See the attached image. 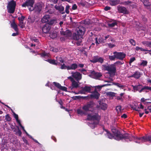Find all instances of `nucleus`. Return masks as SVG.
I'll return each mask as SVG.
<instances>
[{
  "instance_id": "obj_1",
  "label": "nucleus",
  "mask_w": 151,
  "mask_h": 151,
  "mask_svg": "<svg viewBox=\"0 0 151 151\" xmlns=\"http://www.w3.org/2000/svg\"><path fill=\"white\" fill-rule=\"evenodd\" d=\"M82 109L86 112L88 111L91 112L88 114L87 119L92 121L88 122V124L92 129L94 128L99 124L101 119L100 116L99 115L97 111H96L95 104L93 101L88 102L83 106Z\"/></svg>"
},
{
  "instance_id": "obj_2",
  "label": "nucleus",
  "mask_w": 151,
  "mask_h": 151,
  "mask_svg": "<svg viewBox=\"0 0 151 151\" xmlns=\"http://www.w3.org/2000/svg\"><path fill=\"white\" fill-rule=\"evenodd\" d=\"M105 131L106 132V136L109 139L114 138L117 140L124 139L125 141L127 142L132 141V135L131 134H126L122 135L120 134L119 131L115 129H112V131L114 134L113 135L108 132L107 130L105 129Z\"/></svg>"
},
{
  "instance_id": "obj_3",
  "label": "nucleus",
  "mask_w": 151,
  "mask_h": 151,
  "mask_svg": "<svg viewBox=\"0 0 151 151\" xmlns=\"http://www.w3.org/2000/svg\"><path fill=\"white\" fill-rule=\"evenodd\" d=\"M132 140H133L135 142L138 143H142L148 141L151 142V136H144L141 137L132 136Z\"/></svg>"
},
{
  "instance_id": "obj_4",
  "label": "nucleus",
  "mask_w": 151,
  "mask_h": 151,
  "mask_svg": "<svg viewBox=\"0 0 151 151\" xmlns=\"http://www.w3.org/2000/svg\"><path fill=\"white\" fill-rule=\"evenodd\" d=\"M102 66L104 70L108 71L106 74H109L110 76L114 74L116 71V67L114 64L110 65L104 64Z\"/></svg>"
},
{
  "instance_id": "obj_5",
  "label": "nucleus",
  "mask_w": 151,
  "mask_h": 151,
  "mask_svg": "<svg viewBox=\"0 0 151 151\" xmlns=\"http://www.w3.org/2000/svg\"><path fill=\"white\" fill-rule=\"evenodd\" d=\"M16 3L15 1L12 0L9 2L7 6L8 12L11 14L13 13L15 11Z\"/></svg>"
},
{
  "instance_id": "obj_6",
  "label": "nucleus",
  "mask_w": 151,
  "mask_h": 151,
  "mask_svg": "<svg viewBox=\"0 0 151 151\" xmlns=\"http://www.w3.org/2000/svg\"><path fill=\"white\" fill-rule=\"evenodd\" d=\"M34 0H27L22 5L23 7L27 6L29 8V9L30 11H32L34 10V7H33V5L34 3Z\"/></svg>"
},
{
  "instance_id": "obj_7",
  "label": "nucleus",
  "mask_w": 151,
  "mask_h": 151,
  "mask_svg": "<svg viewBox=\"0 0 151 151\" xmlns=\"http://www.w3.org/2000/svg\"><path fill=\"white\" fill-rule=\"evenodd\" d=\"M92 87L91 86H85L78 93H75V94H85L86 93H90L92 89Z\"/></svg>"
},
{
  "instance_id": "obj_8",
  "label": "nucleus",
  "mask_w": 151,
  "mask_h": 151,
  "mask_svg": "<svg viewBox=\"0 0 151 151\" xmlns=\"http://www.w3.org/2000/svg\"><path fill=\"white\" fill-rule=\"evenodd\" d=\"M102 76L100 73L96 72L94 71H92L89 75V76L91 78L95 79H99Z\"/></svg>"
},
{
  "instance_id": "obj_9",
  "label": "nucleus",
  "mask_w": 151,
  "mask_h": 151,
  "mask_svg": "<svg viewBox=\"0 0 151 151\" xmlns=\"http://www.w3.org/2000/svg\"><path fill=\"white\" fill-rule=\"evenodd\" d=\"M56 58H57V60H56L52 59H48L47 61L50 63L55 65H56L57 63H59V62H60V63H63L64 60L62 58L58 57H56ZM46 60L47 61V60Z\"/></svg>"
},
{
  "instance_id": "obj_10",
  "label": "nucleus",
  "mask_w": 151,
  "mask_h": 151,
  "mask_svg": "<svg viewBox=\"0 0 151 151\" xmlns=\"http://www.w3.org/2000/svg\"><path fill=\"white\" fill-rule=\"evenodd\" d=\"M85 29L83 27L79 26L77 29V35L79 36V37L82 38V36L84 34Z\"/></svg>"
},
{
  "instance_id": "obj_11",
  "label": "nucleus",
  "mask_w": 151,
  "mask_h": 151,
  "mask_svg": "<svg viewBox=\"0 0 151 151\" xmlns=\"http://www.w3.org/2000/svg\"><path fill=\"white\" fill-rule=\"evenodd\" d=\"M72 77L75 78L77 81H79L82 78V75L77 71L71 72Z\"/></svg>"
},
{
  "instance_id": "obj_12",
  "label": "nucleus",
  "mask_w": 151,
  "mask_h": 151,
  "mask_svg": "<svg viewBox=\"0 0 151 151\" xmlns=\"http://www.w3.org/2000/svg\"><path fill=\"white\" fill-rule=\"evenodd\" d=\"M113 54H115L116 58L121 60H123L126 56L125 54L122 52H113Z\"/></svg>"
},
{
  "instance_id": "obj_13",
  "label": "nucleus",
  "mask_w": 151,
  "mask_h": 151,
  "mask_svg": "<svg viewBox=\"0 0 151 151\" xmlns=\"http://www.w3.org/2000/svg\"><path fill=\"white\" fill-rule=\"evenodd\" d=\"M104 61V59L103 58L101 57H99L98 56H94L92 60H91V62L94 63L99 62L100 63H102Z\"/></svg>"
},
{
  "instance_id": "obj_14",
  "label": "nucleus",
  "mask_w": 151,
  "mask_h": 151,
  "mask_svg": "<svg viewBox=\"0 0 151 151\" xmlns=\"http://www.w3.org/2000/svg\"><path fill=\"white\" fill-rule=\"evenodd\" d=\"M55 8L56 10L58 11L62 14H64L65 13L64 12H63L64 8L60 3H58L56 4L55 6Z\"/></svg>"
},
{
  "instance_id": "obj_15",
  "label": "nucleus",
  "mask_w": 151,
  "mask_h": 151,
  "mask_svg": "<svg viewBox=\"0 0 151 151\" xmlns=\"http://www.w3.org/2000/svg\"><path fill=\"white\" fill-rule=\"evenodd\" d=\"M121 4L129 6V7H132V8H134L136 6L135 4L134 3L129 1L122 2L121 3Z\"/></svg>"
},
{
  "instance_id": "obj_16",
  "label": "nucleus",
  "mask_w": 151,
  "mask_h": 151,
  "mask_svg": "<svg viewBox=\"0 0 151 151\" xmlns=\"http://www.w3.org/2000/svg\"><path fill=\"white\" fill-rule=\"evenodd\" d=\"M25 17L24 16L22 15L18 18V19L19 21V25L22 28H23L25 27L23 21L25 19Z\"/></svg>"
},
{
  "instance_id": "obj_17",
  "label": "nucleus",
  "mask_w": 151,
  "mask_h": 151,
  "mask_svg": "<svg viewBox=\"0 0 151 151\" xmlns=\"http://www.w3.org/2000/svg\"><path fill=\"white\" fill-rule=\"evenodd\" d=\"M117 8L119 12L127 14H128L129 13L128 11L124 7L119 6Z\"/></svg>"
},
{
  "instance_id": "obj_18",
  "label": "nucleus",
  "mask_w": 151,
  "mask_h": 151,
  "mask_svg": "<svg viewBox=\"0 0 151 151\" xmlns=\"http://www.w3.org/2000/svg\"><path fill=\"white\" fill-rule=\"evenodd\" d=\"M51 27L48 24H45L43 27L42 30V32L45 33H48Z\"/></svg>"
},
{
  "instance_id": "obj_19",
  "label": "nucleus",
  "mask_w": 151,
  "mask_h": 151,
  "mask_svg": "<svg viewBox=\"0 0 151 151\" xmlns=\"http://www.w3.org/2000/svg\"><path fill=\"white\" fill-rule=\"evenodd\" d=\"M60 34L63 35L68 37L71 36V33L70 31L69 30H67L65 31L61 30L60 31Z\"/></svg>"
},
{
  "instance_id": "obj_20",
  "label": "nucleus",
  "mask_w": 151,
  "mask_h": 151,
  "mask_svg": "<svg viewBox=\"0 0 151 151\" xmlns=\"http://www.w3.org/2000/svg\"><path fill=\"white\" fill-rule=\"evenodd\" d=\"M142 75V73L140 72L137 71L134 74L131 75L130 77H134L135 79H138Z\"/></svg>"
},
{
  "instance_id": "obj_21",
  "label": "nucleus",
  "mask_w": 151,
  "mask_h": 151,
  "mask_svg": "<svg viewBox=\"0 0 151 151\" xmlns=\"http://www.w3.org/2000/svg\"><path fill=\"white\" fill-rule=\"evenodd\" d=\"M50 19V16L48 15H45L42 18L41 21L43 23L48 22Z\"/></svg>"
},
{
  "instance_id": "obj_22",
  "label": "nucleus",
  "mask_w": 151,
  "mask_h": 151,
  "mask_svg": "<svg viewBox=\"0 0 151 151\" xmlns=\"http://www.w3.org/2000/svg\"><path fill=\"white\" fill-rule=\"evenodd\" d=\"M131 107L134 110L137 111H140L139 108L142 109H143V105L140 104L138 106H133V105H132L131 106Z\"/></svg>"
},
{
  "instance_id": "obj_23",
  "label": "nucleus",
  "mask_w": 151,
  "mask_h": 151,
  "mask_svg": "<svg viewBox=\"0 0 151 151\" xmlns=\"http://www.w3.org/2000/svg\"><path fill=\"white\" fill-rule=\"evenodd\" d=\"M99 96V93L96 90H95L91 95V97L92 98H94L96 99H98Z\"/></svg>"
},
{
  "instance_id": "obj_24",
  "label": "nucleus",
  "mask_w": 151,
  "mask_h": 151,
  "mask_svg": "<svg viewBox=\"0 0 151 151\" xmlns=\"http://www.w3.org/2000/svg\"><path fill=\"white\" fill-rule=\"evenodd\" d=\"M78 65L76 63H73L70 65L68 66V70H75L78 68Z\"/></svg>"
},
{
  "instance_id": "obj_25",
  "label": "nucleus",
  "mask_w": 151,
  "mask_h": 151,
  "mask_svg": "<svg viewBox=\"0 0 151 151\" xmlns=\"http://www.w3.org/2000/svg\"><path fill=\"white\" fill-rule=\"evenodd\" d=\"M35 21V18L33 16H29L28 17L27 20V23L29 24L33 23Z\"/></svg>"
},
{
  "instance_id": "obj_26",
  "label": "nucleus",
  "mask_w": 151,
  "mask_h": 151,
  "mask_svg": "<svg viewBox=\"0 0 151 151\" xmlns=\"http://www.w3.org/2000/svg\"><path fill=\"white\" fill-rule=\"evenodd\" d=\"M105 42H113V40L112 38L109 35H107L105 37Z\"/></svg>"
},
{
  "instance_id": "obj_27",
  "label": "nucleus",
  "mask_w": 151,
  "mask_h": 151,
  "mask_svg": "<svg viewBox=\"0 0 151 151\" xmlns=\"http://www.w3.org/2000/svg\"><path fill=\"white\" fill-rule=\"evenodd\" d=\"M77 111L78 114L81 115H86L87 114L86 112L84 110H83V109H77Z\"/></svg>"
},
{
  "instance_id": "obj_28",
  "label": "nucleus",
  "mask_w": 151,
  "mask_h": 151,
  "mask_svg": "<svg viewBox=\"0 0 151 151\" xmlns=\"http://www.w3.org/2000/svg\"><path fill=\"white\" fill-rule=\"evenodd\" d=\"M78 83L74 80L72 81V85L71 86V89L77 88L78 86Z\"/></svg>"
},
{
  "instance_id": "obj_29",
  "label": "nucleus",
  "mask_w": 151,
  "mask_h": 151,
  "mask_svg": "<svg viewBox=\"0 0 151 151\" xmlns=\"http://www.w3.org/2000/svg\"><path fill=\"white\" fill-rule=\"evenodd\" d=\"M11 27L14 29L15 31L17 32L18 31L17 26L14 22H12L11 24Z\"/></svg>"
},
{
  "instance_id": "obj_30",
  "label": "nucleus",
  "mask_w": 151,
  "mask_h": 151,
  "mask_svg": "<svg viewBox=\"0 0 151 151\" xmlns=\"http://www.w3.org/2000/svg\"><path fill=\"white\" fill-rule=\"evenodd\" d=\"M116 110L117 112L118 116H120L122 111L121 110V106H117Z\"/></svg>"
},
{
  "instance_id": "obj_31",
  "label": "nucleus",
  "mask_w": 151,
  "mask_h": 151,
  "mask_svg": "<svg viewBox=\"0 0 151 151\" xmlns=\"http://www.w3.org/2000/svg\"><path fill=\"white\" fill-rule=\"evenodd\" d=\"M95 40L96 43L97 45L99 44V43L105 42V38L104 39H103L102 38H99V42L97 41V38H96Z\"/></svg>"
},
{
  "instance_id": "obj_32",
  "label": "nucleus",
  "mask_w": 151,
  "mask_h": 151,
  "mask_svg": "<svg viewBox=\"0 0 151 151\" xmlns=\"http://www.w3.org/2000/svg\"><path fill=\"white\" fill-rule=\"evenodd\" d=\"M110 4L112 5H115L119 3L120 0H110Z\"/></svg>"
},
{
  "instance_id": "obj_33",
  "label": "nucleus",
  "mask_w": 151,
  "mask_h": 151,
  "mask_svg": "<svg viewBox=\"0 0 151 151\" xmlns=\"http://www.w3.org/2000/svg\"><path fill=\"white\" fill-rule=\"evenodd\" d=\"M42 7L40 5H36V6H35V8H34V10H35V11L38 12H40L41 10Z\"/></svg>"
},
{
  "instance_id": "obj_34",
  "label": "nucleus",
  "mask_w": 151,
  "mask_h": 151,
  "mask_svg": "<svg viewBox=\"0 0 151 151\" xmlns=\"http://www.w3.org/2000/svg\"><path fill=\"white\" fill-rule=\"evenodd\" d=\"M143 3L145 6H151L148 0H140Z\"/></svg>"
},
{
  "instance_id": "obj_35",
  "label": "nucleus",
  "mask_w": 151,
  "mask_h": 151,
  "mask_svg": "<svg viewBox=\"0 0 151 151\" xmlns=\"http://www.w3.org/2000/svg\"><path fill=\"white\" fill-rule=\"evenodd\" d=\"M100 106L101 109L103 110L106 109L107 108V105L104 103H100Z\"/></svg>"
},
{
  "instance_id": "obj_36",
  "label": "nucleus",
  "mask_w": 151,
  "mask_h": 151,
  "mask_svg": "<svg viewBox=\"0 0 151 151\" xmlns=\"http://www.w3.org/2000/svg\"><path fill=\"white\" fill-rule=\"evenodd\" d=\"M142 43L143 45L145 46L151 48V41H145L142 42Z\"/></svg>"
},
{
  "instance_id": "obj_37",
  "label": "nucleus",
  "mask_w": 151,
  "mask_h": 151,
  "mask_svg": "<svg viewBox=\"0 0 151 151\" xmlns=\"http://www.w3.org/2000/svg\"><path fill=\"white\" fill-rule=\"evenodd\" d=\"M106 94L110 97H113L115 96V93L112 92H108L106 93Z\"/></svg>"
},
{
  "instance_id": "obj_38",
  "label": "nucleus",
  "mask_w": 151,
  "mask_h": 151,
  "mask_svg": "<svg viewBox=\"0 0 151 151\" xmlns=\"http://www.w3.org/2000/svg\"><path fill=\"white\" fill-rule=\"evenodd\" d=\"M50 36L52 39H54L56 37L57 34L55 32H53L52 33H50Z\"/></svg>"
},
{
  "instance_id": "obj_39",
  "label": "nucleus",
  "mask_w": 151,
  "mask_h": 151,
  "mask_svg": "<svg viewBox=\"0 0 151 151\" xmlns=\"http://www.w3.org/2000/svg\"><path fill=\"white\" fill-rule=\"evenodd\" d=\"M147 60H142V63L139 64V65L145 67L147 65Z\"/></svg>"
},
{
  "instance_id": "obj_40",
  "label": "nucleus",
  "mask_w": 151,
  "mask_h": 151,
  "mask_svg": "<svg viewBox=\"0 0 151 151\" xmlns=\"http://www.w3.org/2000/svg\"><path fill=\"white\" fill-rule=\"evenodd\" d=\"M87 3L86 1L83 0H81L80 2H78V4L82 6H84L85 5H86V4Z\"/></svg>"
},
{
  "instance_id": "obj_41",
  "label": "nucleus",
  "mask_w": 151,
  "mask_h": 151,
  "mask_svg": "<svg viewBox=\"0 0 151 151\" xmlns=\"http://www.w3.org/2000/svg\"><path fill=\"white\" fill-rule=\"evenodd\" d=\"M141 86L140 85H137V86H132L134 90H136V91H139V89H140V88H141L140 86Z\"/></svg>"
},
{
  "instance_id": "obj_42",
  "label": "nucleus",
  "mask_w": 151,
  "mask_h": 151,
  "mask_svg": "<svg viewBox=\"0 0 151 151\" xmlns=\"http://www.w3.org/2000/svg\"><path fill=\"white\" fill-rule=\"evenodd\" d=\"M14 117L16 119L17 122V123L20 122V120L18 119V116L17 114H16L15 113H13Z\"/></svg>"
},
{
  "instance_id": "obj_43",
  "label": "nucleus",
  "mask_w": 151,
  "mask_h": 151,
  "mask_svg": "<svg viewBox=\"0 0 151 151\" xmlns=\"http://www.w3.org/2000/svg\"><path fill=\"white\" fill-rule=\"evenodd\" d=\"M109 58L111 60H114L116 58L115 54H114L113 55H109Z\"/></svg>"
},
{
  "instance_id": "obj_44",
  "label": "nucleus",
  "mask_w": 151,
  "mask_h": 151,
  "mask_svg": "<svg viewBox=\"0 0 151 151\" xmlns=\"http://www.w3.org/2000/svg\"><path fill=\"white\" fill-rule=\"evenodd\" d=\"M148 86H145L139 91V93H141L145 90H148Z\"/></svg>"
},
{
  "instance_id": "obj_45",
  "label": "nucleus",
  "mask_w": 151,
  "mask_h": 151,
  "mask_svg": "<svg viewBox=\"0 0 151 151\" xmlns=\"http://www.w3.org/2000/svg\"><path fill=\"white\" fill-rule=\"evenodd\" d=\"M53 84L55 85V86L57 87L58 88L60 89V88L61 87V85L60 84L58 83H57L55 82H54L53 83Z\"/></svg>"
},
{
  "instance_id": "obj_46",
  "label": "nucleus",
  "mask_w": 151,
  "mask_h": 151,
  "mask_svg": "<svg viewBox=\"0 0 151 151\" xmlns=\"http://www.w3.org/2000/svg\"><path fill=\"white\" fill-rule=\"evenodd\" d=\"M70 6L68 5L66 6L65 9V12L66 13L68 14L69 12V9L70 8Z\"/></svg>"
},
{
  "instance_id": "obj_47",
  "label": "nucleus",
  "mask_w": 151,
  "mask_h": 151,
  "mask_svg": "<svg viewBox=\"0 0 151 151\" xmlns=\"http://www.w3.org/2000/svg\"><path fill=\"white\" fill-rule=\"evenodd\" d=\"M60 68L62 69H67L68 68V66H67L65 65L64 64H63L61 65V67H60Z\"/></svg>"
},
{
  "instance_id": "obj_48",
  "label": "nucleus",
  "mask_w": 151,
  "mask_h": 151,
  "mask_svg": "<svg viewBox=\"0 0 151 151\" xmlns=\"http://www.w3.org/2000/svg\"><path fill=\"white\" fill-rule=\"evenodd\" d=\"M56 22V20L55 19H52L49 22V24L51 25L53 24H55Z\"/></svg>"
},
{
  "instance_id": "obj_49",
  "label": "nucleus",
  "mask_w": 151,
  "mask_h": 151,
  "mask_svg": "<svg viewBox=\"0 0 151 151\" xmlns=\"http://www.w3.org/2000/svg\"><path fill=\"white\" fill-rule=\"evenodd\" d=\"M7 121H9L11 120V118L9 114H7L5 116V119Z\"/></svg>"
},
{
  "instance_id": "obj_50",
  "label": "nucleus",
  "mask_w": 151,
  "mask_h": 151,
  "mask_svg": "<svg viewBox=\"0 0 151 151\" xmlns=\"http://www.w3.org/2000/svg\"><path fill=\"white\" fill-rule=\"evenodd\" d=\"M117 23L115 22H113L109 24V26L110 27H114V26L116 25Z\"/></svg>"
},
{
  "instance_id": "obj_51",
  "label": "nucleus",
  "mask_w": 151,
  "mask_h": 151,
  "mask_svg": "<svg viewBox=\"0 0 151 151\" xmlns=\"http://www.w3.org/2000/svg\"><path fill=\"white\" fill-rule=\"evenodd\" d=\"M135 60V58L134 57H132L130 59L129 62V64L130 65H131V63L134 62Z\"/></svg>"
},
{
  "instance_id": "obj_52",
  "label": "nucleus",
  "mask_w": 151,
  "mask_h": 151,
  "mask_svg": "<svg viewBox=\"0 0 151 151\" xmlns=\"http://www.w3.org/2000/svg\"><path fill=\"white\" fill-rule=\"evenodd\" d=\"M130 42V43L132 45H133L135 46V41L132 39H131L129 41Z\"/></svg>"
},
{
  "instance_id": "obj_53",
  "label": "nucleus",
  "mask_w": 151,
  "mask_h": 151,
  "mask_svg": "<svg viewBox=\"0 0 151 151\" xmlns=\"http://www.w3.org/2000/svg\"><path fill=\"white\" fill-rule=\"evenodd\" d=\"M41 56L43 57H48L49 56V54L45 53H43L41 54Z\"/></svg>"
},
{
  "instance_id": "obj_54",
  "label": "nucleus",
  "mask_w": 151,
  "mask_h": 151,
  "mask_svg": "<svg viewBox=\"0 0 151 151\" xmlns=\"http://www.w3.org/2000/svg\"><path fill=\"white\" fill-rule=\"evenodd\" d=\"M115 85L117 86L118 87L120 88H123L124 87V86L118 83H115Z\"/></svg>"
},
{
  "instance_id": "obj_55",
  "label": "nucleus",
  "mask_w": 151,
  "mask_h": 151,
  "mask_svg": "<svg viewBox=\"0 0 151 151\" xmlns=\"http://www.w3.org/2000/svg\"><path fill=\"white\" fill-rule=\"evenodd\" d=\"M123 64V63H122L121 62L118 61H117L116 62L114 63V65H115V66H116V65L119 64V65H122Z\"/></svg>"
},
{
  "instance_id": "obj_56",
  "label": "nucleus",
  "mask_w": 151,
  "mask_h": 151,
  "mask_svg": "<svg viewBox=\"0 0 151 151\" xmlns=\"http://www.w3.org/2000/svg\"><path fill=\"white\" fill-rule=\"evenodd\" d=\"M139 50H140L141 51H144V52H145V51L150 52V51H151V50H146V49H143V48H141V47H140Z\"/></svg>"
},
{
  "instance_id": "obj_57",
  "label": "nucleus",
  "mask_w": 151,
  "mask_h": 151,
  "mask_svg": "<svg viewBox=\"0 0 151 151\" xmlns=\"http://www.w3.org/2000/svg\"><path fill=\"white\" fill-rule=\"evenodd\" d=\"M110 85H111L110 84H107L103 85L101 86H97V87L99 88H101L102 87H103L104 86H110Z\"/></svg>"
},
{
  "instance_id": "obj_58",
  "label": "nucleus",
  "mask_w": 151,
  "mask_h": 151,
  "mask_svg": "<svg viewBox=\"0 0 151 151\" xmlns=\"http://www.w3.org/2000/svg\"><path fill=\"white\" fill-rule=\"evenodd\" d=\"M60 89H61L63 91H66L67 90V88L64 86H61V87L60 88Z\"/></svg>"
},
{
  "instance_id": "obj_59",
  "label": "nucleus",
  "mask_w": 151,
  "mask_h": 151,
  "mask_svg": "<svg viewBox=\"0 0 151 151\" xmlns=\"http://www.w3.org/2000/svg\"><path fill=\"white\" fill-rule=\"evenodd\" d=\"M77 6L76 5V4H74L73 5L72 7V9L74 10H76L77 9Z\"/></svg>"
},
{
  "instance_id": "obj_60",
  "label": "nucleus",
  "mask_w": 151,
  "mask_h": 151,
  "mask_svg": "<svg viewBox=\"0 0 151 151\" xmlns=\"http://www.w3.org/2000/svg\"><path fill=\"white\" fill-rule=\"evenodd\" d=\"M116 99L118 100H120L121 101H122L123 100V99L122 97L121 96H117L116 97Z\"/></svg>"
},
{
  "instance_id": "obj_61",
  "label": "nucleus",
  "mask_w": 151,
  "mask_h": 151,
  "mask_svg": "<svg viewBox=\"0 0 151 151\" xmlns=\"http://www.w3.org/2000/svg\"><path fill=\"white\" fill-rule=\"evenodd\" d=\"M108 44L109 47L110 48H112L115 46V45L111 44L110 42L108 43Z\"/></svg>"
},
{
  "instance_id": "obj_62",
  "label": "nucleus",
  "mask_w": 151,
  "mask_h": 151,
  "mask_svg": "<svg viewBox=\"0 0 151 151\" xmlns=\"http://www.w3.org/2000/svg\"><path fill=\"white\" fill-rule=\"evenodd\" d=\"M109 81H105V82H110L111 81H113L112 78H111V77H109Z\"/></svg>"
},
{
  "instance_id": "obj_63",
  "label": "nucleus",
  "mask_w": 151,
  "mask_h": 151,
  "mask_svg": "<svg viewBox=\"0 0 151 151\" xmlns=\"http://www.w3.org/2000/svg\"><path fill=\"white\" fill-rule=\"evenodd\" d=\"M110 7L107 6L104 8V9L105 11H108L110 10Z\"/></svg>"
},
{
  "instance_id": "obj_64",
  "label": "nucleus",
  "mask_w": 151,
  "mask_h": 151,
  "mask_svg": "<svg viewBox=\"0 0 151 151\" xmlns=\"http://www.w3.org/2000/svg\"><path fill=\"white\" fill-rule=\"evenodd\" d=\"M121 117L122 118L125 119L127 117V115L126 114H124L121 116Z\"/></svg>"
}]
</instances>
